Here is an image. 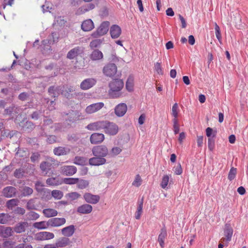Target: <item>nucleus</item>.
Here are the masks:
<instances>
[{
    "label": "nucleus",
    "instance_id": "obj_1",
    "mask_svg": "<svg viewBox=\"0 0 248 248\" xmlns=\"http://www.w3.org/2000/svg\"><path fill=\"white\" fill-rule=\"evenodd\" d=\"M124 83L122 79H113L108 84L109 90L108 91L109 95L112 98H117L122 95L121 92L123 88Z\"/></svg>",
    "mask_w": 248,
    "mask_h": 248
},
{
    "label": "nucleus",
    "instance_id": "obj_2",
    "mask_svg": "<svg viewBox=\"0 0 248 248\" xmlns=\"http://www.w3.org/2000/svg\"><path fill=\"white\" fill-rule=\"evenodd\" d=\"M104 131L109 136H115L119 131V126L115 123L108 121H105Z\"/></svg>",
    "mask_w": 248,
    "mask_h": 248
},
{
    "label": "nucleus",
    "instance_id": "obj_3",
    "mask_svg": "<svg viewBox=\"0 0 248 248\" xmlns=\"http://www.w3.org/2000/svg\"><path fill=\"white\" fill-rule=\"evenodd\" d=\"M102 72L105 76L113 78L117 72V66L113 63H108L104 66Z\"/></svg>",
    "mask_w": 248,
    "mask_h": 248
},
{
    "label": "nucleus",
    "instance_id": "obj_4",
    "mask_svg": "<svg viewBox=\"0 0 248 248\" xmlns=\"http://www.w3.org/2000/svg\"><path fill=\"white\" fill-rule=\"evenodd\" d=\"M206 136L208 139V148L210 151H213L215 148V137L216 136L217 132L213 131V129L211 127H207L206 130Z\"/></svg>",
    "mask_w": 248,
    "mask_h": 248
},
{
    "label": "nucleus",
    "instance_id": "obj_5",
    "mask_svg": "<svg viewBox=\"0 0 248 248\" xmlns=\"http://www.w3.org/2000/svg\"><path fill=\"white\" fill-rule=\"evenodd\" d=\"M93 155L95 156H100L105 158L109 155L107 147L104 145H97L92 149Z\"/></svg>",
    "mask_w": 248,
    "mask_h": 248
},
{
    "label": "nucleus",
    "instance_id": "obj_6",
    "mask_svg": "<svg viewBox=\"0 0 248 248\" xmlns=\"http://www.w3.org/2000/svg\"><path fill=\"white\" fill-rule=\"evenodd\" d=\"M110 23L109 21L103 22L97 29L94 31L92 36L94 38H97L106 34L108 31Z\"/></svg>",
    "mask_w": 248,
    "mask_h": 248
},
{
    "label": "nucleus",
    "instance_id": "obj_7",
    "mask_svg": "<svg viewBox=\"0 0 248 248\" xmlns=\"http://www.w3.org/2000/svg\"><path fill=\"white\" fill-rule=\"evenodd\" d=\"M55 161L52 158H49L46 161L42 162L40 165L42 172L45 175L50 173L52 172V164H54Z\"/></svg>",
    "mask_w": 248,
    "mask_h": 248
},
{
    "label": "nucleus",
    "instance_id": "obj_8",
    "mask_svg": "<svg viewBox=\"0 0 248 248\" xmlns=\"http://www.w3.org/2000/svg\"><path fill=\"white\" fill-rule=\"evenodd\" d=\"M233 234V229L231 226L230 223H227L225 224L224 228V238H222L221 240L223 242H226L228 243L232 240V237Z\"/></svg>",
    "mask_w": 248,
    "mask_h": 248
},
{
    "label": "nucleus",
    "instance_id": "obj_9",
    "mask_svg": "<svg viewBox=\"0 0 248 248\" xmlns=\"http://www.w3.org/2000/svg\"><path fill=\"white\" fill-rule=\"evenodd\" d=\"M84 52V49L81 46H76L71 49L67 54V58L72 60L77 58L78 56L82 54Z\"/></svg>",
    "mask_w": 248,
    "mask_h": 248
},
{
    "label": "nucleus",
    "instance_id": "obj_10",
    "mask_svg": "<svg viewBox=\"0 0 248 248\" xmlns=\"http://www.w3.org/2000/svg\"><path fill=\"white\" fill-rule=\"evenodd\" d=\"M83 199L87 203L95 204L99 202L100 197L98 195H93L87 192L84 194Z\"/></svg>",
    "mask_w": 248,
    "mask_h": 248
},
{
    "label": "nucleus",
    "instance_id": "obj_11",
    "mask_svg": "<svg viewBox=\"0 0 248 248\" xmlns=\"http://www.w3.org/2000/svg\"><path fill=\"white\" fill-rule=\"evenodd\" d=\"M96 82L94 78H88L81 82L80 87L83 90H87L95 85Z\"/></svg>",
    "mask_w": 248,
    "mask_h": 248
},
{
    "label": "nucleus",
    "instance_id": "obj_12",
    "mask_svg": "<svg viewBox=\"0 0 248 248\" xmlns=\"http://www.w3.org/2000/svg\"><path fill=\"white\" fill-rule=\"evenodd\" d=\"M66 223L64 217H53L48 219V224L50 227H59Z\"/></svg>",
    "mask_w": 248,
    "mask_h": 248
},
{
    "label": "nucleus",
    "instance_id": "obj_13",
    "mask_svg": "<svg viewBox=\"0 0 248 248\" xmlns=\"http://www.w3.org/2000/svg\"><path fill=\"white\" fill-rule=\"evenodd\" d=\"M167 231L165 225L161 229L157 237V242L159 243L161 248H164L165 246V241L167 239Z\"/></svg>",
    "mask_w": 248,
    "mask_h": 248
},
{
    "label": "nucleus",
    "instance_id": "obj_14",
    "mask_svg": "<svg viewBox=\"0 0 248 248\" xmlns=\"http://www.w3.org/2000/svg\"><path fill=\"white\" fill-rule=\"evenodd\" d=\"M105 121H99L92 123L86 126V128L91 131H98L104 129Z\"/></svg>",
    "mask_w": 248,
    "mask_h": 248
},
{
    "label": "nucleus",
    "instance_id": "obj_15",
    "mask_svg": "<svg viewBox=\"0 0 248 248\" xmlns=\"http://www.w3.org/2000/svg\"><path fill=\"white\" fill-rule=\"evenodd\" d=\"M105 139V136L102 133H94L90 138V140L93 144H97L102 142Z\"/></svg>",
    "mask_w": 248,
    "mask_h": 248
},
{
    "label": "nucleus",
    "instance_id": "obj_16",
    "mask_svg": "<svg viewBox=\"0 0 248 248\" xmlns=\"http://www.w3.org/2000/svg\"><path fill=\"white\" fill-rule=\"evenodd\" d=\"M36 239L39 241L49 240L54 238V234L48 232H41L36 234Z\"/></svg>",
    "mask_w": 248,
    "mask_h": 248
},
{
    "label": "nucleus",
    "instance_id": "obj_17",
    "mask_svg": "<svg viewBox=\"0 0 248 248\" xmlns=\"http://www.w3.org/2000/svg\"><path fill=\"white\" fill-rule=\"evenodd\" d=\"M103 106L104 103L102 102L92 104L86 107L85 111L88 114H92L100 110Z\"/></svg>",
    "mask_w": 248,
    "mask_h": 248
},
{
    "label": "nucleus",
    "instance_id": "obj_18",
    "mask_svg": "<svg viewBox=\"0 0 248 248\" xmlns=\"http://www.w3.org/2000/svg\"><path fill=\"white\" fill-rule=\"evenodd\" d=\"M109 32L112 39H116L121 35L122 30L119 26L114 24L110 27Z\"/></svg>",
    "mask_w": 248,
    "mask_h": 248
},
{
    "label": "nucleus",
    "instance_id": "obj_19",
    "mask_svg": "<svg viewBox=\"0 0 248 248\" xmlns=\"http://www.w3.org/2000/svg\"><path fill=\"white\" fill-rule=\"evenodd\" d=\"M107 162L105 158L100 156L92 157L89 160V163L91 166H100L105 164Z\"/></svg>",
    "mask_w": 248,
    "mask_h": 248
},
{
    "label": "nucleus",
    "instance_id": "obj_20",
    "mask_svg": "<svg viewBox=\"0 0 248 248\" xmlns=\"http://www.w3.org/2000/svg\"><path fill=\"white\" fill-rule=\"evenodd\" d=\"M127 107L125 103H120L115 108V114L118 117L123 116L126 112Z\"/></svg>",
    "mask_w": 248,
    "mask_h": 248
},
{
    "label": "nucleus",
    "instance_id": "obj_21",
    "mask_svg": "<svg viewBox=\"0 0 248 248\" xmlns=\"http://www.w3.org/2000/svg\"><path fill=\"white\" fill-rule=\"evenodd\" d=\"M77 168L74 166H64L62 168V174L66 176L73 175L77 172Z\"/></svg>",
    "mask_w": 248,
    "mask_h": 248
},
{
    "label": "nucleus",
    "instance_id": "obj_22",
    "mask_svg": "<svg viewBox=\"0 0 248 248\" xmlns=\"http://www.w3.org/2000/svg\"><path fill=\"white\" fill-rule=\"evenodd\" d=\"M75 230V226L73 225H71L62 228L61 230V232L64 236L68 238L73 235Z\"/></svg>",
    "mask_w": 248,
    "mask_h": 248
},
{
    "label": "nucleus",
    "instance_id": "obj_23",
    "mask_svg": "<svg viewBox=\"0 0 248 248\" xmlns=\"http://www.w3.org/2000/svg\"><path fill=\"white\" fill-rule=\"evenodd\" d=\"M61 90L60 86H51L48 89V93L50 96L56 98L59 96Z\"/></svg>",
    "mask_w": 248,
    "mask_h": 248
},
{
    "label": "nucleus",
    "instance_id": "obj_24",
    "mask_svg": "<svg viewBox=\"0 0 248 248\" xmlns=\"http://www.w3.org/2000/svg\"><path fill=\"white\" fill-rule=\"evenodd\" d=\"M70 152V149L67 147L59 146L53 149V153L55 155L61 156L66 155Z\"/></svg>",
    "mask_w": 248,
    "mask_h": 248
},
{
    "label": "nucleus",
    "instance_id": "obj_25",
    "mask_svg": "<svg viewBox=\"0 0 248 248\" xmlns=\"http://www.w3.org/2000/svg\"><path fill=\"white\" fill-rule=\"evenodd\" d=\"M67 115L68 118L66 120L70 122L74 123L80 119L81 113L77 110H72Z\"/></svg>",
    "mask_w": 248,
    "mask_h": 248
},
{
    "label": "nucleus",
    "instance_id": "obj_26",
    "mask_svg": "<svg viewBox=\"0 0 248 248\" xmlns=\"http://www.w3.org/2000/svg\"><path fill=\"white\" fill-rule=\"evenodd\" d=\"M93 210V207L89 204H84L77 208V211L78 213L81 214H88L92 212Z\"/></svg>",
    "mask_w": 248,
    "mask_h": 248
},
{
    "label": "nucleus",
    "instance_id": "obj_27",
    "mask_svg": "<svg viewBox=\"0 0 248 248\" xmlns=\"http://www.w3.org/2000/svg\"><path fill=\"white\" fill-rule=\"evenodd\" d=\"M75 91L74 88L71 86H63L62 90H61V93L67 99L72 98L71 93Z\"/></svg>",
    "mask_w": 248,
    "mask_h": 248
},
{
    "label": "nucleus",
    "instance_id": "obj_28",
    "mask_svg": "<svg viewBox=\"0 0 248 248\" xmlns=\"http://www.w3.org/2000/svg\"><path fill=\"white\" fill-rule=\"evenodd\" d=\"M13 231L10 227L0 226V236L3 238H8L12 235Z\"/></svg>",
    "mask_w": 248,
    "mask_h": 248
},
{
    "label": "nucleus",
    "instance_id": "obj_29",
    "mask_svg": "<svg viewBox=\"0 0 248 248\" xmlns=\"http://www.w3.org/2000/svg\"><path fill=\"white\" fill-rule=\"evenodd\" d=\"M71 243L69 238L65 236L59 238L56 242L57 246L59 248H63L69 246Z\"/></svg>",
    "mask_w": 248,
    "mask_h": 248
},
{
    "label": "nucleus",
    "instance_id": "obj_30",
    "mask_svg": "<svg viewBox=\"0 0 248 248\" xmlns=\"http://www.w3.org/2000/svg\"><path fill=\"white\" fill-rule=\"evenodd\" d=\"M28 226L27 222H20L17 223L14 227V231L17 233H20L25 231L26 228Z\"/></svg>",
    "mask_w": 248,
    "mask_h": 248
},
{
    "label": "nucleus",
    "instance_id": "obj_31",
    "mask_svg": "<svg viewBox=\"0 0 248 248\" xmlns=\"http://www.w3.org/2000/svg\"><path fill=\"white\" fill-rule=\"evenodd\" d=\"M46 183L48 186H56L62 184V179L59 176L50 177L46 180Z\"/></svg>",
    "mask_w": 248,
    "mask_h": 248
},
{
    "label": "nucleus",
    "instance_id": "obj_32",
    "mask_svg": "<svg viewBox=\"0 0 248 248\" xmlns=\"http://www.w3.org/2000/svg\"><path fill=\"white\" fill-rule=\"evenodd\" d=\"M3 193L7 198L14 197L16 193V188L11 186H7L3 189Z\"/></svg>",
    "mask_w": 248,
    "mask_h": 248
},
{
    "label": "nucleus",
    "instance_id": "obj_33",
    "mask_svg": "<svg viewBox=\"0 0 248 248\" xmlns=\"http://www.w3.org/2000/svg\"><path fill=\"white\" fill-rule=\"evenodd\" d=\"M94 28V24L91 19L86 20L81 24V29L85 31H89Z\"/></svg>",
    "mask_w": 248,
    "mask_h": 248
},
{
    "label": "nucleus",
    "instance_id": "obj_34",
    "mask_svg": "<svg viewBox=\"0 0 248 248\" xmlns=\"http://www.w3.org/2000/svg\"><path fill=\"white\" fill-rule=\"evenodd\" d=\"M103 58V53L98 49H94L90 55V59L93 61H99Z\"/></svg>",
    "mask_w": 248,
    "mask_h": 248
},
{
    "label": "nucleus",
    "instance_id": "obj_35",
    "mask_svg": "<svg viewBox=\"0 0 248 248\" xmlns=\"http://www.w3.org/2000/svg\"><path fill=\"white\" fill-rule=\"evenodd\" d=\"M33 227L38 230H45L50 227L48 224V220L47 221L36 222L33 224Z\"/></svg>",
    "mask_w": 248,
    "mask_h": 248
},
{
    "label": "nucleus",
    "instance_id": "obj_36",
    "mask_svg": "<svg viewBox=\"0 0 248 248\" xmlns=\"http://www.w3.org/2000/svg\"><path fill=\"white\" fill-rule=\"evenodd\" d=\"M43 213L46 217H52L57 216L58 211L52 208H46L43 210Z\"/></svg>",
    "mask_w": 248,
    "mask_h": 248
},
{
    "label": "nucleus",
    "instance_id": "obj_37",
    "mask_svg": "<svg viewBox=\"0 0 248 248\" xmlns=\"http://www.w3.org/2000/svg\"><path fill=\"white\" fill-rule=\"evenodd\" d=\"M143 198L138 202V208L135 214V217L136 219H140L143 212Z\"/></svg>",
    "mask_w": 248,
    "mask_h": 248
},
{
    "label": "nucleus",
    "instance_id": "obj_38",
    "mask_svg": "<svg viewBox=\"0 0 248 248\" xmlns=\"http://www.w3.org/2000/svg\"><path fill=\"white\" fill-rule=\"evenodd\" d=\"M77 186L79 189H83L87 187L89 185V182L88 180L79 179L77 183Z\"/></svg>",
    "mask_w": 248,
    "mask_h": 248
},
{
    "label": "nucleus",
    "instance_id": "obj_39",
    "mask_svg": "<svg viewBox=\"0 0 248 248\" xmlns=\"http://www.w3.org/2000/svg\"><path fill=\"white\" fill-rule=\"evenodd\" d=\"M95 4L93 3H90L85 5L81 6L79 10L82 14L85 13L95 8Z\"/></svg>",
    "mask_w": 248,
    "mask_h": 248
},
{
    "label": "nucleus",
    "instance_id": "obj_40",
    "mask_svg": "<svg viewBox=\"0 0 248 248\" xmlns=\"http://www.w3.org/2000/svg\"><path fill=\"white\" fill-rule=\"evenodd\" d=\"M51 128H53L55 132H60L64 131V127L63 124L61 123H55L51 125L50 127Z\"/></svg>",
    "mask_w": 248,
    "mask_h": 248
},
{
    "label": "nucleus",
    "instance_id": "obj_41",
    "mask_svg": "<svg viewBox=\"0 0 248 248\" xmlns=\"http://www.w3.org/2000/svg\"><path fill=\"white\" fill-rule=\"evenodd\" d=\"M33 189L27 186H25L22 188L21 192L23 196L27 197L31 196L33 193Z\"/></svg>",
    "mask_w": 248,
    "mask_h": 248
},
{
    "label": "nucleus",
    "instance_id": "obj_42",
    "mask_svg": "<svg viewBox=\"0 0 248 248\" xmlns=\"http://www.w3.org/2000/svg\"><path fill=\"white\" fill-rule=\"evenodd\" d=\"M18 200L17 199H13L8 201L6 202L7 207L11 210H12L13 207L18 205Z\"/></svg>",
    "mask_w": 248,
    "mask_h": 248
},
{
    "label": "nucleus",
    "instance_id": "obj_43",
    "mask_svg": "<svg viewBox=\"0 0 248 248\" xmlns=\"http://www.w3.org/2000/svg\"><path fill=\"white\" fill-rule=\"evenodd\" d=\"M36 199H31L27 203L26 208L28 210H36L37 206L35 204Z\"/></svg>",
    "mask_w": 248,
    "mask_h": 248
},
{
    "label": "nucleus",
    "instance_id": "obj_44",
    "mask_svg": "<svg viewBox=\"0 0 248 248\" xmlns=\"http://www.w3.org/2000/svg\"><path fill=\"white\" fill-rule=\"evenodd\" d=\"M11 218V216L8 214H0V223L2 224H7Z\"/></svg>",
    "mask_w": 248,
    "mask_h": 248
},
{
    "label": "nucleus",
    "instance_id": "obj_45",
    "mask_svg": "<svg viewBox=\"0 0 248 248\" xmlns=\"http://www.w3.org/2000/svg\"><path fill=\"white\" fill-rule=\"evenodd\" d=\"M78 178H65L62 179V183L67 185H74L78 182Z\"/></svg>",
    "mask_w": 248,
    "mask_h": 248
},
{
    "label": "nucleus",
    "instance_id": "obj_46",
    "mask_svg": "<svg viewBox=\"0 0 248 248\" xmlns=\"http://www.w3.org/2000/svg\"><path fill=\"white\" fill-rule=\"evenodd\" d=\"M133 78L132 77H129L126 82L125 87L128 91L131 92L133 90Z\"/></svg>",
    "mask_w": 248,
    "mask_h": 248
},
{
    "label": "nucleus",
    "instance_id": "obj_47",
    "mask_svg": "<svg viewBox=\"0 0 248 248\" xmlns=\"http://www.w3.org/2000/svg\"><path fill=\"white\" fill-rule=\"evenodd\" d=\"M51 195L54 199L60 200L62 198L63 194L61 190H53L51 191Z\"/></svg>",
    "mask_w": 248,
    "mask_h": 248
},
{
    "label": "nucleus",
    "instance_id": "obj_48",
    "mask_svg": "<svg viewBox=\"0 0 248 248\" xmlns=\"http://www.w3.org/2000/svg\"><path fill=\"white\" fill-rule=\"evenodd\" d=\"M46 141L48 144H53L59 141L57 136L54 135H48Z\"/></svg>",
    "mask_w": 248,
    "mask_h": 248
},
{
    "label": "nucleus",
    "instance_id": "obj_49",
    "mask_svg": "<svg viewBox=\"0 0 248 248\" xmlns=\"http://www.w3.org/2000/svg\"><path fill=\"white\" fill-rule=\"evenodd\" d=\"M27 218L30 220H35L37 219L40 216L39 215L34 212L30 211L27 214Z\"/></svg>",
    "mask_w": 248,
    "mask_h": 248
},
{
    "label": "nucleus",
    "instance_id": "obj_50",
    "mask_svg": "<svg viewBox=\"0 0 248 248\" xmlns=\"http://www.w3.org/2000/svg\"><path fill=\"white\" fill-rule=\"evenodd\" d=\"M102 43V40L96 39L92 40L90 43V46L93 49L99 47Z\"/></svg>",
    "mask_w": 248,
    "mask_h": 248
},
{
    "label": "nucleus",
    "instance_id": "obj_51",
    "mask_svg": "<svg viewBox=\"0 0 248 248\" xmlns=\"http://www.w3.org/2000/svg\"><path fill=\"white\" fill-rule=\"evenodd\" d=\"M236 173H237L236 168H234V167H232L229 172L228 179L230 181H232V180H233L235 178Z\"/></svg>",
    "mask_w": 248,
    "mask_h": 248
},
{
    "label": "nucleus",
    "instance_id": "obj_52",
    "mask_svg": "<svg viewBox=\"0 0 248 248\" xmlns=\"http://www.w3.org/2000/svg\"><path fill=\"white\" fill-rule=\"evenodd\" d=\"M23 127L25 130L30 132L34 128L35 125L32 122L27 121L24 124Z\"/></svg>",
    "mask_w": 248,
    "mask_h": 248
},
{
    "label": "nucleus",
    "instance_id": "obj_53",
    "mask_svg": "<svg viewBox=\"0 0 248 248\" xmlns=\"http://www.w3.org/2000/svg\"><path fill=\"white\" fill-rule=\"evenodd\" d=\"M85 162L84 157L81 156H77L74 159V164L78 165H83Z\"/></svg>",
    "mask_w": 248,
    "mask_h": 248
},
{
    "label": "nucleus",
    "instance_id": "obj_54",
    "mask_svg": "<svg viewBox=\"0 0 248 248\" xmlns=\"http://www.w3.org/2000/svg\"><path fill=\"white\" fill-rule=\"evenodd\" d=\"M178 106L177 103H175L173 104L172 107V112L171 114L172 116L174 117L173 119H177L178 116Z\"/></svg>",
    "mask_w": 248,
    "mask_h": 248
},
{
    "label": "nucleus",
    "instance_id": "obj_55",
    "mask_svg": "<svg viewBox=\"0 0 248 248\" xmlns=\"http://www.w3.org/2000/svg\"><path fill=\"white\" fill-rule=\"evenodd\" d=\"M79 139V135L78 134L73 133L69 134L67 136V140L71 142L77 141Z\"/></svg>",
    "mask_w": 248,
    "mask_h": 248
},
{
    "label": "nucleus",
    "instance_id": "obj_56",
    "mask_svg": "<svg viewBox=\"0 0 248 248\" xmlns=\"http://www.w3.org/2000/svg\"><path fill=\"white\" fill-rule=\"evenodd\" d=\"M169 180V177L168 175H165L163 176L160 184V186L162 188L165 189L167 187V186H168V184Z\"/></svg>",
    "mask_w": 248,
    "mask_h": 248
},
{
    "label": "nucleus",
    "instance_id": "obj_57",
    "mask_svg": "<svg viewBox=\"0 0 248 248\" xmlns=\"http://www.w3.org/2000/svg\"><path fill=\"white\" fill-rule=\"evenodd\" d=\"M24 170L22 168L16 169L14 172V176L18 179L21 178L24 173Z\"/></svg>",
    "mask_w": 248,
    "mask_h": 248
},
{
    "label": "nucleus",
    "instance_id": "obj_58",
    "mask_svg": "<svg viewBox=\"0 0 248 248\" xmlns=\"http://www.w3.org/2000/svg\"><path fill=\"white\" fill-rule=\"evenodd\" d=\"M172 122L174 133L175 135H176L179 132V125L178 124V120L177 119H173Z\"/></svg>",
    "mask_w": 248,
    "mask_h": 248
},
{
    "label": "nucleus",
    "instance_id": "obj_59",
    "mask_svg": "<svg viewBox=\"0 0 248 248\" xmlns=\"http://www.w3.org/2000/svg\"><path fill=\"white\" fill-rule=\"evenodd\" d=\"M215 30L216 37L217 38L218 41L220 42L221 41V35L220 28L217 24V23H215Z\"/></svg>",
    "mask_w": 248,
    "mask_h": 248
},
{
    "label": "nucleus",
    "instance_id": "obj_60",
    "mask_svg": "<svg viewBox=\"0 0 248 248\" xmlns=\"http://www.w3.org/2000/svg\"><path fill=\"white\" fill-rule=\"evenodd\" d=\"M155 70L156 73L160 75H163V70L161 67V63L157 62L155 64Z\"/></svg>",
    "mask_w": 248,
    "mask_h": 248
},
{
    "label": "nucleus",
    "instance_id": "obj_61",
    "mask_svg": "<svg viewBox=\"0 0 248 248\" xmlns=\"http://www.w3.org/2000/svg\"><path fill=\"white\" fill-rule=\"evenodd\" d=\"M16 243L14 241L6 240L3 243L4 248H14Z\"/></svg>",
    "mask_w": 248,
    "mask_h": 248
},
{
    "label": "nucleus",
    "instance_id": "obj_62",
    "mask_svg": "<svg viewBox=\"0 0 248 248\" xmlns=\"http://www.w3.org/2000/svg\"><path fill=\"white\" fill-rule=\"evenodd\" d=\"M141 178L139 174H137L135 178L134 181L132 183V185L136 187H139L141 185Z\"/></svg>",
    "mask_w": 248,
    "mask_h": 248
},
{
    "label": "nucleus",
    "instance_id": "obj_63",
    "mask_svg": "<svg viewBox=\"0 0 248 248\" xmlns=\"http://www.w3.org/2000/svg\"><path fill=\"white\" fill-rule=\"evenodd\" d=\"M44 186L43 184L40 181H37L35 184V188L38 192H42L44 191L45 189Z\"/></svg>",
    "mask_w": 248,
    "mask_h": 248
},
{
    "label": "nucleus",
    "instance_id": "obj_64",
    "mask_svg": "<svg viewBox=\"0 0 248 248\" xmlns=\"http://www.w3.org/2000/svg\"><path fill=\"white\" fill-rule=\"evenodd\" d=\"M67 195L68 198L73 201L77 200L80 197V194L77 192L69 193L67 194Z\"/></svg>",
    "mask_w": 248,
    "mask_h": 248
}]
</instances>
